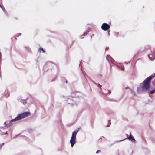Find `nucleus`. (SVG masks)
Masks as SVG:
<instances>
[{"mask_svg": "<svg viewBox=\"0 0 155 155\" xmlns=\"http://www.w3.org/2000/svg\"><path fill=\"white\" fill-rule=\"evenodd\" d=\"M153 75L149 76L146 78L142 83L141 88L144 91L148 90L150 88L151 80L153 78Z\"/></svg>", "mask_w": 155, "mask_h": 155, "instance_id": "f03ea898", "label": "nucleus"}, {"mask_svg": "<svg viewBox=\"0 0 155 155\" xmlns=\"http://www.w3.org/2000/svg\"><path fill=\"white\" fill-rule=\"evenodd\" d=\"M99 140H100V141H102V139H101V138H100V139H99Z\"/></svg>", "mask_w": 155, "mask_h": 155, "instance_id": "f3484780", "label": "nucleus"}, {"mask_svg": "<svg viewBox=\"0 0 155 155\" xmlns=\"http://www.w3.org/2000/svg\"><path fill=\"white\" fill-rule=\"evenodd\" d=\"M21 102L23 103L24 104H26V101L25 100H22Z\"/></svg>", "mask_w": 155, "mask_h": 155, "instance_id": "0eeeda50", "label": "nucleus"}, {"mask_svg": "<svg viewBox=\"0 0 155 155\" xmlns=\"http://www.w3.org/2000/svg\"><path fill=\"white\" fill-rule=\"evenodd\" d=\"M29 115V112H26L21 113L18 114L15 118L10 120L7 124V127L13 124L12 123L14 122L19 120L28 117Z\"/></svg>", "mask_w": 155, "mask_h": 155, "instance_id": "f257e3e1", "label": "nucleus"}, {"mask_svg": "<svg viewBox=\"0 0 155 155\" xmlns=\"http://www.w3.org/2000/svg\"><path fill=\"white\" fill-rule=\"evenodd\" d=\"M128 88H129V87H126L125 89H128Z\"/></svg>", "mask_w": 155, "mask_h": 155, "instance_id": "6ab92c4d", "label": "nucleus"}, {"mask_svg": "<svg viewBox=\"0 0 155 155\" xmlns=\"http://www.w3.org/2000/svg\"><path fill=\"white\" fill-rule=\"evenodd\" d=\"M155 92V89L152 90L149 92V93L151 94H152L154 93Z\"/></svg>", "mask_w": 155, "mask_h": 155, "instance_id": "423d86ee", "label": "nucleus"}, {"mask_svg": "<svg viewBox=\"0 0 155 155\" xmlns=\"http://www.w3.org/2000/svg\"><path fill=\"white\" fill-rule=\"evenodd\" d=\"M18 135H16L14 137V138H16L18 136Z\"/></svg>", "mask_w": 155, "mask_h": 155, "instance_id": "2eb2a0df", "label": "nucleus"}, {"mask_svg": "<svg viewBox=\"0 0 155 155\" xmlns=\"http://www.w3.org/2000/svg\"><path fill=\"white\" fill-rule=\"evenodd\" d=\"M40 49L41 50V51H42V52L44 53L45 52V50H44L43 48H40Z\"/></svg>", "mask_w": 155, "mask_h": 155, "instance_id": "6e6552de", "label": "nucleus"}, {"mask_svg": "<svg viewBox=\"0 0 155 155\" xmlns=\"http://www.w3.org/2000/svg\"><path fill=\"white\" fill-rule=\"evenodd\" d=\"M6 123H7V122H5L4 123V125L5 126V127H6Z\"/></svg>", "mask_w": 155, "mask_h": 155, "instance_id": "ddd939ff", "label": "nucleus"}, {"mask_svg": "<svg viewBox=\"0 0 155 155\" xmlns=\"http://www.w3.org/2000/svg\"><path fill=\"white\" fill-rule=\"evenodd\" d=\"M101 151L100 150H97L96 152V153H99V152H100Z\"/></svg>", "mask_w": 155, "mask_h": 155, "instance_id": "f8f14e48", "label": "nucleus"}, {"mask_svg": "<svg viewBox=\"0 0 155 155\" xmlns=\"http://www.w3.org/2000/svg\"><path fill=\"white\" fill-rule=\"evenodd\" d=\"M129 140H131L132 142H135L136 141L134 137L131 135V133L130 134L129 136L127 138Z\"/></svg>", "mask_w": 155, "mask_h": 155, "instance_id": "39448f33", "label": "nucleus"}, {"mask_svg": "<svg viewBox=\"0 0 155 155\" xmlns=\"http://www.w3.org/2000/svg\"><path fill=\"white\" fill-rule=\"evenodd\" d=\"M21 33H18V34H17V36L18 37H19V36H21Z\"/></svg>", "mask_w": 155, "mask_h": 155, "instance_id": "9d476101", "label": "nucleus"}, {"mask_svg": "<svg viewBox=\"0 0 155 155\" xmlns=\"http://www.w3.org/2000/svg\"><path fill=\"white\" fill-rule=\"evenodd\" d=\"M108 48H106V50H108Z\"/></svg>", "mask_w": 155, "mask_h": 155, "instance_id": "a211bd4d", "label": "nucleus"}, {"mask_svg": "<svg viewBox=\"0 0 155 155\" xmlns=\"http://www.w3.org/2000/svg\"><path fill=\"white\" fill-rule=\"evenodd\" d=\"M0 7L2 8V9H2V7H1V5H0Z\"/></svg>", "mask_w": 155, "mask_h": 155, "instance_id": "412c9836", "label": "nucleus"}, {"mask_svg": "<svg viewBox=\"0 0 155 155\" xmlns=\"http://www.w3.org/2000/svg\"><path fill=\"white\" fill-rule=\"evenodd\" d=\"M66 83H67V80H66Z\"/></svg>", "mask_w": 155, "mask_h": 155, "instance_id": "4be33fe9", "label": "nucleus"}, {"mask_svg": "<svg viewBox=\"0 0 155 155\" xmlns=\"http://www.w3.org/2000/svg\"><path fill=\"white\" fill-rule=\"evenodd\" d=\"M78 132V131L76 130L74 131L72 133V136L70 140V142L72 147L76 143V136Z\"/></svg>", "mask_w": 155, "mask_h": 155, "instance_id": "7ed1b4c3", "label": "nucleus"}, {"mask_svg": "<svg viewBox=\"0 0 155 155\" xmlns=\"http://www.w3.org/2000/svg\"><path fill=\"white\" fill-rule=\"evenodd\" d=\"M4 143H3L2 144H0V147H1L4 144Z\"/></svg>", "mask_w": 155, "mask_h": 155, "instance_id": "4468645a", "label": "nucleus"}, {"mask_svg": "<svg viewBox=\"0 0 155 155\" xmlns=\"http://www.w3.org/2000/svg\"><path fill=\"white\" fill-rule=\"evenodd\" d=\"M92 82H93V83H94V81H92Z\"/></svg>", "mask_w": 155, "mask_h": 155, "instance_id": "b1692460", "label": "nucleus"}, {"mask_svg": "<svg viewBox=\"0 0 155 155\" xmlns=\"http://www.w3.org/2000/svg\"><path fill=\"white\" fill-rule=\"evenodd\" d=\"M86 34H85V33H84V35H86Z\"/></svg>", "mask_w": 155, "mask_h": 155, "instance_id": "5701e85b", "label": "nucleus"}, {"mask_svg": "<svg viewBox=\"0 0 155 155\" xmlns=\"http://www.w3.org/2000/svg\"><path fill=\"white\" fill-rule=\"evenodd\" d=\"M110 28V26L106 23H103L101 26V29L104 31L108 30Z\"/></svg>", "mask_w": 155, "mask_h": 155, "instance_id": "20e7f679", "label": "nucleus"}, {"mask_svg": "<svg viewBox=\"0 0 155 155\" xmlns=\"http://www.w3.org/2000/svg\"><path fill=\"white\" fill-rule=\"evenodd\" d=\"M5 134H7V132H6Z\"/></svg>", "mask_w": 155, "mask_h": 155, "instance_id": "aec40b11", "label": "nucleus"}, {"mask_svg": "<svg viewBox=\"0 0 155 155\" xmlns=\"http://www.w3.org/2000/svg\"><path fill=\"white\" fill-rule=\"evenodd\" d=\"M108 57H110V56H107V59Z\"/></svg>", "mask_w": 155, "mask_h": 155, "instance_id": "dca6fc26", "label": "nucleus"}, {"mask_svg": "<svg viewBox=\"0 0 155 155\" xmlns=\"http://www.w3.org/2000/svg\"><path fill=\"white\" fill-rule=\"evenodd\" d=\"M151 55H151V54H149V55H148V57H149V58H150V60H153V59H151V58H150V56H151Z\"/></svg>", "mask_w": 155, "mask_h": 155, "instance_id": "9b49d317", "label": "nucleus"}, {"mask_svg": "<svg viewBox=\"0 0 155 155\" xmlns=\"http://www.w3.org/2000/svg\"><path fill=\"white\" fill-rule=\"evenodd\" d=\"M98 86L100 88V89L101 90V87H102V86L100 84H98Z\"/></svg>", "mask_w": 155, "mask_h": 155, "instance_id": "1a4fd4ad", "label": "nucleus"}]
</instances>
